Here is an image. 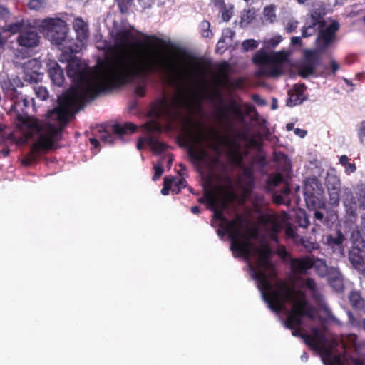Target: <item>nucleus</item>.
<instances>
[{
  "mask_svg": "<svg viewBox=\"0 0 365 365\" xmlns=\"http://www.w3.org/2000/svg\"><path fill=\"white\" fill-rule=\"evenodd\" d=\"M48 39L62 51L61 62H67V76L73 86L58 98V106L48 111L45 119L22 117L20 128L26 138L36 140L31 153L22 160L24 165L36 160L40 149L52 148L70 115L82 108L106 89L116 83H123L134 77H145L162 69L157 50L151 48H131L134 40L131 31L120 28L113 33L114 50L118 53L93 72L73 54L81 51V46L68 36L66 22L58 18H48L41 23Z\"/></svg>",
  "mask_w": 365,
  "mask_h": 365,
  "instance_id": "1",
  "label": "nucleus"
},
{
  "mask_svg": "<svg viewBox=\"0 0 365 365\" xmlns=\"http://www.w3.org/2000/svg\"><path fill=\"white\" fill-rule=\"evenodd\" d=\"M235 196L232 181L228 179L226 185H218L214 188L207 189L200 203H206L208 209L213 212L220 228L217 235L227 234L231 240L230 250L235 257H242L247 263L249 273L257 284L263 301L269 302V296L279 284H285L277 279L274 267L270 257L272 251L267 240H263L260 245H255L251 239L255 232L247 226L246 221L237 215L229 220L224 216L230 199ZM269 304H272L269 301Z\"/></svg>",
  "mask_w": 365,
  "mask_h": 365,
  "instance_id": "2",
  "label": "nucleus"
},
{
  "mask_svg": "<svg viewBox=\"0 0 365 365\" xmlns=\"http://www.w3.org/2000/svg\"><path fill=\"white\" fill-rule=\"evenodd\" d=\"M268 297L272 304L271 306L269 302L264 301L268 308L277 314L281 311L285 312L287 318L283 321L284 327L292 330L294 336L302 338L305 344L317 351L324 365H345L343 357L334 354L339 344L337 339L316 327L312 328L311 335L302 333L299 327L303 325V319L305 317L314 319L317 315L302 291L291 288L287 284H279Z\"/></svg>",
  "mask_w": 365,
  "mask_h": 365,
  "instance_id": "3",
  "label": "nucleus"
},
{
  "mask_svg": "<svg viewBox=\"0 0 365 365\" xmlns=\"http://www.w3.org/2000/svg\"><path fill=\"white\" fill-rule=\"evenodd\" d=\"M157 55L162 62V69L151 72L145 77L136 76L123 83H116L105 91L110 90L117 86L130 83L136 79L147 80L151 74L158 73L165 76L167 83L173 87L176 92L173 96H167L164 93L153 103L149 111L151 119L143 125V130L147 133V136L140 138L137 144L138 150L143 149L144 145L147 144L155 154H160L166 150L167 146L152 133L155 132L160 133L168 123L173 121L178 117L179 109L185 103L182 91L184 81L187 76L182 71L167 62L158 51Z\"/></svg>",
  "mask_w": 365,
  "mask_h": 365,
  "instance_id": "4",
  "label": "nucleus"
},
{
  "mask_svg": "<svg viewBox=\"0 0 365 365\" xmlns=\"http://www.w3.org/2000/svg\"><path fill=\"white\" fill-rule=\"evenodd\" d=\"M185 140L189 146L190 157L197 163L205 166L210 173L212 168L218 164L217 158L211 157L203 148L205 143L217 155L220 154L222 146L230 145V140L227 137L220 135L214 130L206 133L202 128L197 124L189 122V127L185 130Z\"/></svg>",
  "mask_w": 365,
  "mask_h": 365,
  "instance_id": "5",
  "label": "nucleus"
},
{
  "mask_svg": "<svg viewBox=\"0 0 365 365\" xmlns=\"http://www.w3.org/2000/svg\"><path fill=\"white\" fill-rule=\"evenodd\" d=\"M205 73L200 77L197 71H192L190 76L193 77L197 86V93L203 99L215 102L222 98L221 88H227L230 86L229 77V66L225 63L219 67V75L214 79L212 86H210L205 78Z\"/></svg>",
  "mask_w": 365,
  "mask_h": 365,
  "instance_id": "6",
  "label": "nucleus"
},
{
  "mask_svg": "<svg viewBox=\"0 0 365 365\" xmlns=\"http://www.w3.org/2000/svg\"><path fill=\"white\" fill-rule=\"evenodd\" d=\"M339 29V24L336 21H331L328 25H322L308 20L302 29V37L307 38L317 32L316 47L319 51L324 52L336 43Z\"/></svg>",
  "mask_w": 365,
  "mask_h": 365,
  "instance_id": "7",
  "label": "nucleus"
},
{
  "mask_svg": "<svg viewBox=\"0 0 365 365\" xmlns=\"http://www.w3.org/2000/svg\"><path fill=\"white\" fill-rule=\"evenodd\" d=\"M287 56L284 52L267 53L260 49L253 56V61L257 66L256 76L267 77H277L282 73V63Z\"/></svg>",
  "mask_w": 365,
  "mask_h": 365,
  "instance_id": "8",
  "label": "nucleus"
},
{
  "mask_svg": "<svg viewBox=\"0 0 365 365\" xmlns=\"http://www.w3.org/2000/svg\"><path fill=\"white\" fill-rule=\"evenodd\" d=\"M259 221L269 232L270 240L274 243L278 242L277 234L283 227L285 228V234L288 237L294 240L298 238L296 228L288 223L286 214L279 215L273 212H268L260 215Z\"/></svg>",
  "mask_w": 365,
  "mask_h": 365,
  "instance_id": "9",
  "label": "nucleus"
},
{
  "mask_svg": "<svg viewBox=\"0 0 365 365\" xmlns=\"http://www.w3.org/2000/svg\"><path fill=\"white\" fill-rule=\"evenodd\" d=\"M1 86L5 93L10 96L13 104L11 110L18 113L24 112V109L29 107L34 98H28L25 95L19 93L14 88L9 79H4L1 81Z\"/></svg>",
  "mask_w": 365,
  "mask_h": 365,
  "instance_id": "10",
  "label": "nucleus"
},
{
  "mask_svg": "<svg viewBox=\"0 0 365 365\" xmlns=\"http://www.w3.org/2000/svg\"><path fill=\"white\" fill-rule=\"evenodd\" d=\"M135 130L136 126L131 123H125L123 125H113L110 130H103L101 127L98 129V138L104 144L113 145L115 140L114 134L117 135L119 138H121L123 135L131 134Z\"/></svg>",
  "mask_w": 365,
  "mask_h": 365,
  "instance_id": "11",
  "label": "nucleus"
},
{
  "mask_svg": "<svg viewBox=\"0 0 365 365\" xmlns=\"http://www.w3.org/2000/svg\"><path fill=\"white\" fill-rule=\"evenodd\" d=\"M317 48L315 50H306L304 51V61L299 67V74L306 78L314 72L319 63V53Z\"/></svg>",
  "mask_w": 365,
  "mask_h": 365,
  "instance_id": "12",
  "label": "nucleus"
},
{
  "mask_svg": "<svg viewBox=\"0 0 365 365\" xmlns=\"http://www.w3.org/2000/svg\"><path fill=\"white\" fill-rule=\"evenodd\" d=\"M40 41V36L35 27L29 25L19 34L17 42L19 45L27 49L36 47Z\"/></svg>",
  "mask_w": 365,
  "mask_h": 365,
  "instance_id": "13",
  "label": "nucleus"
},
{
  "mask_svg": "<svg viewBox=\"0 0 365 365\" xmlns=\"http://www.w3.org/2000/svg\"><path fill=\"white\" fill-rule=\"evenodd\" d=\"M233 158L235 164L242 168V173L239 177V184L243 187L245 191H248L253 183L252 171L250 168L242 165V155L237 151L233 153Z\"/></svg>",
  "mask_w": 365,
  "mask_h": 365,
  "instance_id": "14",
  "label": "nucleus"
},
{
  "mask_svg": "<svg viewBox=\"0 0 365 365\" xmlns=\"http://www.w3.org/2000/svg\"><path fill=\"white\" fill-rule=\"evenodd\" d=\"M344 240L343 234L340 232H338L335 235H326L323 239L324 244L339 257L344 255Z\"/></svg>",
  "mask_w": 365,
  "mask_h": 365,
  "instance_id": "15",
  "label": "nucleus"
},
{
  "mask_svg": "<svg viewBox=\"0 0 365 365\" xmlns=\"http://www.w3.org/2000/svg\"><path fill=\"white\" fill-rule=\"evenodd\" d=\"M327 190L329 195L330 202L337 205L339 202L341 183L338 177L334 174H327L326 178Z\"/></svg>",
  "mask_w": 365,
  "mask_h": 365,
  "instance_id": "16",
  "label": "nucleus"
},
{
  "mask_svg": "<svg viewBox=\"0 0 365 365\" xmlns=\"http://www.w3.org/2000/svg\"><path fill=\"white\" fill-rule=\"evenodd\" d=\"M73 27L76 34V43L84 46L89 36L88 26L81 18L78 17L73 20Z\"/></svg>",
  "mask_w": 365,
  "mask_h": 365,
  "instance_id": "17",
  "label": "nucleus"
},
{
  "mask_svg": "<svg viewBox=\"0 0 365 365\" xmlns=\"http://www.w3.org/2000/svg\"><path fill=\"white\" fill-rule=\"evenodd\" d=\"M305 89L304 84L294 85L288 92L287 105L289 107H293L302 103L307 99L304 94Z\"/></svg>",
  "mask_w": 365,
  "mask_h": 365,
  "instance_id": "18",
  "label": "nucleus"
},
{
  "mask_svg": "<svg viewBox=\"0 0 365 365\" xmlns=\"http://www.w3.org/2000/svg\"><path fill=\"white\" fill-rule=\"evenodd\" d=\"M312 255L305 256L301 258H290L292 270L295 274H307L312 269Z\"/></svg>",
  "mask_w": 365,
  "mask_h": 365,
  "instance_id": "19",
  "label": "nucleus"
},
{
  "mask_svg": "<svg viewBox=\"0 0 365 365\" xmlns=\"http://www.w3.org/2000/svg\"><path fill=\"white\" fill-rule=\"evenodd\" d=\"M349 258L353 267L365 277V256L363 251L354 247L349 252Z\"/></svg>",
  "mask_w": 365,
  "mask_h": 365,
  "instance_id": "20",
  "label": "nucleus"
},
{
  "mask_svg": "<svg viewBox=\"0 0 365 365\" xmlns=\"http://www.w3.org/2000/svg\"><path fill=\"white\" fill-rule=\"evenodd\" d=\"M230 110L234 115L233 118H231L227 113H223L222 118H223L225 124L232 127L234 126V122L235 120L239 121L241 123H245V116L243 113L242 107L237 104L235 102H232L230 105Z\"/></svg>",
  "mask_w": 365,
  "mask_h": 365,
  "instance_id": "21",
  "label": "nucleus"
},
{
  "mask_svg": "<svg viewBox=\"0 0 365 365\" xmlns=\"http://www.w3.org/2000/svg\"><path fill=\"white\" fill-rule=\"evenodd\" d=\"M302 287L306 288L312 295V299L319 304H324L323 295L321 288L312 278H307L302 281Z\"/></svg>",
  "mask_w": 365,
  "mask_h": 365,
  "instance_id": "22",
  "label": "nucleus"
},
{
  "mask_svg": "<svg viewBox=\"0 0 365 365\" xmlns=\"http://www.w3.org/2000/svg\"><path fill=\"white\" fill-rule=\"evenodd\" d=\"M328 276L329 284L332 289L336 292H342L344 289V278L339 269L331 268Z\"/></svg>",
  "mask_w": 365,
  "mask_h": 365,
  "instance_id": "23",
  "label": "nucleus"
},
{
  "mask_svg": "<svg viewBox=\"0 0 365 365\" xmlns=\"http://www.w3.org/2000/svg\"><path fill=\"white\" fill-rule=\"evenodd\" d=\"M48 73L52 83L58 86H61L64 82V73L63 69L56 61L48 63Z\"/></svg>",
  "mask_w": 365,
  "mask_h": 365,
  "instance_id": "24",
  "label": "nucleus"
},
{
  "mask_svg": "<svg viewBox=\"0 0 365 365\" xmlns=\"http://www.w3.org/2000/svg\"><path fill=\"white\" fill-rule=\"evenodd\" d=\"M307 207L310 210H316L325 207L323 195L304 192Z\"/></svg>",
  "mask_w": 365,
  "mask_h": 365,
  "instance_id": "25",
  "label": "nucleus"
},
{
  "mask_svg": "<svg viewBox=\"0 0 365 365\" xmlns=\"http://www.w3.org/2000/svg\"><path fill=\"white\" fill-rule=\"evenodd\" d=\"M304 192L317 195L324 194V188L322 183L316 178H307L304 183Z\"/></svg>",
  "mask_w": 365,
  "mask_h": 365,
  "instance_id": "26",
  "label": "nucleus"
},
{
  "mask_svg": "<svg viewBox=\"0 0 365 365\" xmlns=\"http://www.w3.org/2000/svg\"><path fill=\"white\" fill-rule=\"evenodd\" d=\"M30 24L28 21L21 19L11 24H7L6 23L1 26L4 31H9L11 34H21L23 30L26 29Z\"/></svg>",
  "mask_w": 365,
  "mask_h": 365,
  "instance_id": "27",
  "label": "nucleus"
},
{
  "mask_svg": "<svg viewBox=\"0 0 365 365\" xmlns=\"http://www.w3.org/2000/svg\"><path fill=\"white\" fill-rule=\"evenodd\" d=\"M312 268H314L316 273L323 277L329 274L330 269H329L324 259L315 257L312 255Z\"/></svg>",
  "mask_w": 365,
  "mask_h": 365,
  "instance_id": "28",
  "label": "nucleus"
},
{
  "mask_svg": "<svg viewBox=\"0 0 365 365\" xmlns=\"http://www.w3.org/2000/svg\"><path fill=\"white\" fill-rule=\"evenodd\" d=\"M325 14V8L323 5L319 4L311 11L310 19L309 21L322 25H327L325 21L323 19Z\"/></svg>",
  "mask_w": 365,
  "mask_h": 365,
  "instance_id": "29",
  "label": "nucleus"
},
{
  "mask_svg": "<svg viewBox=\"0 0 365 365\" xmlns=\"http://www.w3.org/2000/svg\"><path fill=\"white\" fill-rule=\"evenodd\" d=\"M344 204L346 208L347 212H349L350 215H354L357 206H359V199L356 200L352 194H350L346 197L344 201Z\"/></svg>",
  "mask_w": 365,
  "mask_h": 365,
  "instance_id": "30",
  "label": "nucleus"
},
{
  "mask_svg": "<svg viewBox=\"0 0 365 365\" xmlns=\"http://www.w3.org/2000/svg\"><path fill=\"white\" fill-rule=\"evenodd\" d=\"M276 19L274 6H268L263 10V21L266 23L272 24Z\"/></svg>",
  "mask_w": 365,
  "mask_h": 365,
  "instance_id": "31",
  "label": "nucleus"
},
{
  "mask_svg": "<svg viewBox=\"0 0 365 365\" xmlns=\"http://www.w3.org/2000/svg\"><path fill=\"white\" fill-rule=\"evenodd\" d=\"M349 300L351 305L358 309H361L364 306V302L361 297L360 294L356 292H351L349 295Z\"/></svg>",
  "mask_w": 365,
  "mask_h": 365,
  "instance_id": "32",
  "label": "nucleus"
},
{
  "mask_svg": "<svg viewBox=\"0 0 365 365\" xmlns=\"http://www.w3.org/2000/svg\"><path fill=\"white\" fill-rule=\"evenodd\" d=\"M282 41V37L280 35H276L270 38L266 39L263 41L264 48H270L276 47Z\"/></svg>",
  "mask_w": 365,
  "mask_h": 365,
  "instance_id": "33",
  "label": "nucleus"
},
{
  "mask_svg": "<svg viewBox=\"0 0 365 365\" xmlns=\"http://www.w3.org/2000/svg\"><path fill=\"white\" fill-rule=\"evenodd\" d=\"M290 189L287 185H285L281 190L280 194L275 195V202L278 204H283L287 202L286 197L289 195Z\"/></svg>",
  "mask_w": 365,
  "mask_h": 365,
  "instance_id": "34",
  "label": "nucleus"
},
{
  "mask_svg": "<svg viewBox=\"0 0 365 365\" xmlns=\"http://www.w3.org/2000/svg\"><path fill=\"white\" fill-rule=\"evenodd\" d=\"M210 24L207 21H202L200 24V31L204 38H211L212 33L210 29Z\"/></svg>",
  "mask_w": 365,
  "mask_h": 365,
  "instance_id": "35",
  "label": "nucleus"
},
{
  "mask_svg": "<svg viewBox=\"0 0 365 365\" xmlns=\"http://www.w3.org/2000/svg\"><path fill=\"white\" fill-rule=\"evenodd\" d=\"M297 219L299 226L303 228H306L309 225V221L304 211L299 210L297 213Z\"/></svg>",
  "mask_w": 365,
  "mask_h": 365,
  "instance_id": "36",
  "label": "nucleus"
},
{
  "mask_svg": "<svg viewBox=\"0 0 365 365\" xmlns=\"http://www.w3.org/2000/svg\"><path fill=\"white\" fill-rule=\"evenodd\" d=\"M173 187H177L179 190L180 188L185 187L187 182L185 177H169Z\"/></svg>",
  "mask_w": 365,
  "mask_h": 365,
  "instance_id": "37",
  "label": "nucleus"
},
{
  "mask_svg": "<svg viewBox=\"0 0 365 365\" xmlns=\"http://www.w3.org/2000/svg\"><path fill=\"white\" fill-rule=\"evenodd\" d=\"M164 159H165V158H160V161L157 164L154 165L155 173H154V175L153 176V180L154 181L158 180L163 173V166Z\"/></svg>",
  "mask_w": 365,
  "mask_h": 365,
  "instance_id": "38",
  "label": "nucleus"
},
{
  "mask_svg": "<svg viewBox=\"0 0 365 365\" xmlns=\"http://www.w3.org/2000/svg\"><path fill=\"white\" fill-rule=\"evenodd\" d=\"M37 98L41 100H46L48 96V91L46 87L37 86L33 88Z\"/></svg>",
  "mask_w": 365,
  "mask_h": 365,
  "instance_id": "39",
  "label": "nucleus"
},
{
  "mask_svg": "<svg viewBox=\"0 0 365 365\" xmlns=\"http://www.w3.org/2000/svg\"><path fill=\"white\" fill-rule=\"evenodd\" d=\"M346 314L348 316L349 324L354 328L360 329L362 326V319H360L355 318L354 317L353 314L351 313V312H350L349 310L346 312Z\"/></svg>",
  "mask_w": 365,
  "mask_h": 365,
  "instance_id": "40",
  "label": "nucleus"
},
{
  "mask_svg": "<svg viewBox=\"0 0 365 365\" xmlns=\"http://www.w3.org/2000/svg\"><path fill=\"white\" fill-rule=\"evenodd\" d=\"M46 6L44 0H31L28 3V7L31 10L40 11Z\"/></svg>",
  "mask_w": 365,
  "mask_h": 365,
  "instance_id": "41",
  "label": "nucleus"
},
{
  "mask_svg": "<svg viewBox=\"0 0 365 365\" xmlns=\"http://www.w3.org/2000/svg\"><path fill=\"white\" fill-rule=\"evenodd\" d=\"M258 42L254 39H247L242 42V47L245 51H249L258 46Z\"/></svg>",
  "mask_w": 365,
  "mask_h": 365,
  "instance_id": "42",
  "label": "nucleus"
},
{
  "mask_svg": "<svg viewBox=\"0 0 365 365\" xmlns=\"http://www.w3.org/2000/svg\"><path fill=\"white\" fill-rule=\"evenodd\" d=\"M234 36L235 32L232 29L227 28L222 31V36L220 39L222 40L226 43H230L232 41Z\"/></svg>",
  "mask_w": 365,
  "mask_h": 365,
  "instance_id": "43",
  "label": "nucleus"
},
{
  "mask_svg": "<svg viewBox=\"0 0 365 365\" xmlns=\"http://www.w3.org/2000/svg\"><path fill=\"white\" fill-rule=\"evenodd\" d=\"M41 78V74L34 70L31 73L29 71L25 72L24 79L29 83L37 82Z\"/></svg>",
  "mask_w": 365,
  "mask_h": 365,
  "instance_id": "44",
  "label": "nucleus"
},
{
  "mask_svg": "<svg viewBox=\"0 0 365 365\" xmlns=\"http://www.w3.org/2000/svg\"><path fill=\"white\" fill-rule=\"evenodd\" d=\"M357 134L360 143L365 146V121L359 125Z\"/></svg>",
  "mask_w": 365,
  "mask_h": 365,
  "instance_id": "45",
  "label": "nucleus"
},
{
  "mask_svg": "<svg viewBox=\"0 0 365 365\" xmlns=\"http://www.w3.org/2000/svg\"><path fill=\"white\" fill-rule=\"evenodd\" d=\"M324 312L326 313L327 319L333 322L334 324H336L339 326L342 325V323L341 322V321L334 315L332 312L328 307H324Z\"/></svg>",
  "mask_w": 365,
  "mask_h": 365,
  "instance_id": "46",
  "label": "nucleus"
},
{
  "mask_svg": "<svg viewBox=\"0 0 365 365\" xmlns=\"http://www.w3.org/2000/svg\"><path fill=\"white\" fill-rule=\"evenodd\" d=\"M173 189V191H175V188H173V186L171 183V181L170 180L169 177H165L164 178V187L161 190V193L163 195H167L169 192V190Z\"/></svg>",
  "mask_w": 365,
  "mask_h": 365,
  "instance_id": "47",
  "label": "nucleus"
},
{
  "mask_svg": "<svg viewBox=\"0 0 365 365\" xmlns=\"http://www.w3.org/2000/svg\"><path fill=\"white\" fill-rule=\"evenodd\" d=\"M299 24L298 21L291 19L289 20L285 26V30L287 33H292L296 30Z\"/></svg>",
  "mask_w": 365,
  "mask_h": 365,
  "instance_id": "48",
  "label": "nucleus"
},
{
  "mask_svg": "<svg viewBox=\"0 0 365 365\" xmlns=\"http://www.w3.org/2000/svg\"><path fill=\"white\" fill-rule=\"evenodd\" d=\"M359 189V206H365V185L361 184Z\"/></svg>",
  "mask_w": 365,
  "mask_h": 365,
  "instance_id": "49",
  "label": "nucleus"
},
{
  "mask_svg": "<svg viewBox=\"0 0 365 365\" xmlns=\"http://www.w3.org/2000/svg\"><path fill=\"white\" fill-rule=\"evenodd\" d=\"M9 16L10 13L9 10L6 7L0 6V19L3 20L6 24Z\"/></svg>",
  "mask_w": 365,
  "mask_h": 365,
  "instance_id": "50",
  "label": "nucleus"
},
{
  "mask_svg": "<svg viewBox=\"0 0 365 365\" xmlns=\"http://www.w3.org/2000/svg\"><path fill=\"white\" fill-rule=\"evenodd\" d=\"M145 38L148 41H150L153 42L155 44V46L158 47L160 46L163 43V41L161 38L157 37L156 36L146 35Z\"/></svg>",
  "mask_w": 365,
  "mask_h": 365,
  "instance_id": "51",
  "label": "nucleus"
},
{
  "mask_svg": "<svg viewBox=\"0 0 365 365\" xmlns=\"http://www.w3.org/2000/svg\"><path fill=\"white\" fill-rule=\"evenodd\" d=\"M314 215L315 220H317L321 223L326 224V219L324 217V214L322 212L316 210H314Z\"/></svg>",
  "mask_w": 365,
  "mask_h": 365,
  "instance_id": "52",
  "label": "nucleus"
},
{
  "mask_svg": "<svg viewBox=\"0 0 365 365\" xmlns=\"http://www.w3.org/2000/svg\"><path fill=\"white\" fill-rule=\"evenodd\" d=\"M225 44H227L225 41L220 39L216 46V51L219 53H222L226 50V46Z\"/></svg>",
  "mask_w": 365,
  "mask_h": 365,
  "instance_id": "53",
  "label": "nucleus"
},
{
  "mask_svg": "<svg viewBox=\"0 0 365 365\" xmlns=\"http://www.w3.org/2000/svg\"><path fill=\"white\" fill-rule=\"evenodd\" d=\"M39 68V62L36 59H32L29 60L26 63V69H29V68Z\"/></svg>",
  "mask_w": 365,
  "mask_h": 365,
  "instance_id": "54",
  "label": "nucleus"
},
{
  "mask_svg": "<svg viewBox=\"0 0 365 365\" xmlns=\"http://www.w3.org/2000/svg\"><path fill=\"white\" fill-rule=\"evenodd\" d=\"M344 168H345V172L348 175L354 173L356 170V165L353 163H349L348 164H346V166L344 167Z\"/></svg>",
  "mask_w": 365,
  "mask_h": 365,
  "instance_id": "55",
  "label": "nucleus"
},
{
  "mask_svg": "<svg viewBox=\"0 0 365 365\" xmlns=\"http://www.w3.org/2000/svg\"><path fill=\"white\" fill-rule=\"evenodd\" d=\"M252 98V100L257 105L264 106L266 104V101L264 99L261 98V97L259 95L254 94Z\"/></svg>",
  "mask_w": 365,
  "mask_h": 365,
  "instance_id": "56",
  "label": "nucleus"
},
{
  "mask_svg": "<svg viewBox=\"0 0 365 365\" xmlns=\"http://www.w3.org/2000/svg\"><path fill=\"white\" fill-rule=\"evenodd\" d=\"M330 68L331 69L333 73L335 74L336 72L339 68V65L338 64V63L335 60L331 59V61H330Z\"/></svg>",
  "mask_w": 365,
  "mask_h": 365,
  "instance_id": "57",
  "label": "nucleus"
},
{
  "mask_svg": "<svg viewBox=\"0 0 365 365\" xmlns=\"http://www.w3.org/2000/svg\"><path fill=\"white\" fill-rule=\"evenodd\" d=\"M302 43V37L300 36H294L291 38V44L292 46H301Z\"/></svg>",
  "mask_w": 365,
  "mask_h": 365,
  "instance_id": "58",
  "label": "nucleus"
},
{
  "mask_svg": "<svg viewBox=\"0 0 365 365\" xmlns=\"http://www.w3.org/2000/svg\"><path fill=\"white\" fill-rule=\"evenodd\" d=\"M283 180H284L283 176L280 174H277V175H274L272 179L273 183L275 185H277L278 184L282 182Z\"/></svg>",
  "mask_w": 365,
  "mask_h": 365,
  "instance_id": "59",
  "label": "nucleus"
},
{
  "mask_svg": "<svg viewBox=\"0 0 365 365\" xmlns=\"http://www.w3.org/2000/svg\"><path fill=\"white\" fill-rule=\"evenodd\" d=\"M294 134L303 138L307 135V131L300 128H296L294 130Z\"/></svg>",
  "mask_w": 365,
  "mask_h": 365,
  "instance_id": "60",
  "label": "nucleus"
},
{
  "mask_svg": "<svg viewBox=\"0 0 365 365\" xmlns=\"http://www.w3.org/2000/svg\"><path fill=\"white\" fill-rule=\"evenodd\" d=\"M245 108L247 114H250L255 111V108L251 104L246 103L245 105Z\"/></svg>",
  "mask_w": 365,
  "mask_h": 365,
  "instance_id": "61",
  "label": "nucleus"
},
{
  "mask_svg": "<svg viewBox=\"0 0 365 365\" xmlns=\"http://www.w3.org/2000/svg\"><path fill=\"white\" fill-rule=\"evenodd\" d=\"M339 163H341V165L345 167L346 164H348L349 163V158L346 155H341L339 158Z\"/></svg>",
  "mask_w": 365,
  "mask_h": 365,
  "instance_id": "62",
  "label": "nucleus"
},
{
  "mask_svg": "<svg viewBox=\"0 0 365 365\" xmlns=\"http://www.w3.org/2000/svg\"><path fill=\"white\" fill-rule=\"evenodd\" d=\"M136 93L140 96H143L145 93V88L141 86H139L136 88Z\"/></svg>",
  "mask_w": 365,
  "mask_h": 365,
  "instance_id": "63",
  "label": "nucleus"
},
{
  "mask_svg": "<svg viewBox=\"0 0 365 365\" xmlns=\"http://www.w3.org/2000/svg\"><path fill=\"white\" fill-rule=\"evenodd\" d=\"M180 169L178 170V173L180 175V177H185L186 176V168L185 166L180 165Z\"/></svg>",
  "mask_w": 365,
  "mask_h": 365,
  "instance_id": "64",
  "label": "nucleus"
}]
</instances>
